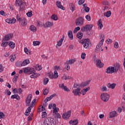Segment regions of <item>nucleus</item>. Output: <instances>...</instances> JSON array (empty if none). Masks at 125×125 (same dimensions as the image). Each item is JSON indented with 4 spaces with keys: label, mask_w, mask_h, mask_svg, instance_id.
Segmentation results:
<instances>
[{
    "label": "nucleus",
    "mask_w": 125,
    "mask_h": 125,
    "mask_svg": "<svg viewBox=\"0 0 125 125\" xmlns=\"http://www.w3.org/2000/svg\"><path fill=\"white\" fill-rule=\"evenodd\" d=\"M84 3V0H80L78 2L79 5H82L83 3Z\"/></svg>",
    "instance_id": "bf43d9fd"
},
{
    "label": "nucleus",
    "mask_w": 125,
    "mask_h": 125,
    "mask_svg": "<svg viewBox=\"0 0 125 125\" xmlns=\"http://www.w3.org/2000/svg\"><path fill=\"white\" fill-rule=\"evenodd\" d=\"M47 115V114H46V111H44L42 112V118H45V117H46Z\"/></svg>",
    "instance_id": "864d4df0"
},
{
    "label": "nucleus",
    "mask_w": 125,
    "mask_h": 125,
    "mask_svg": "<svg viewBox=\"0 0 125 125\" xmlns=\"http://www.w3.org/2000/svg\"><path fill=\"white\" fill-rule=\"evenodd\" d=\"M36 70H37L38 71H41V70H42V68H41V66H40V65H39V64H37L36 66Z\"/></svg>",
    "instance_id": "052dcab7"
},
{
    "label": "nucleus",
    "mask_w": 125,
    "mask_h": 125,
    "mask_svg": "<svg viewBox=\"0 0 125 125\" xmlns=\"http://www.w3.org/2000/svg\"><path fill=\"white\" fill-rule=\"evenodd\" d=\"M69 8L71 10L72 12H74V11L76 9V7L75 6V5L70 3L69 4Z\"/></svg>",
    "instance_id": "a878e982"
},
{
    "label": "nucleus",
    "mask_w": 125,
    "mask_h": 125,
    "mask_svg": "<svg viewBox=\"0 0 125 125\" xmlns=\"http://www.w3.org/2000/svg\"><path fill=\"white\" fill-rule=\"evenodd\" d=\"M72 113V111L69 110L67 111L66 113H63L62 115V118L63 120H68L69 117H71V114Z\"/></svg>",
    "instance_id": "6e6552de"
},
{
    "label": "nucleus",
    "mask_w": 125,
    "mask_h": 125,
    "mask_svg": "<svg viewBox=\"0 0 125 125\" xmlns=\"http://www.w3.org/2000/svg\"><path fill=\"white\" fill-rule=\"evenodd\" d=\"M49 81V79L47 78L44 79L43 82H44V84H47V83Z\"/></svg>",
    "instance_id": "de8ad7c7"
},
{
    "label": "nucleus",
    "mask_w": 125,
    "mask_h": 125,
    "mask_svg": "<svg viewBox=\"0 0 125 125\" xmlns=\"http://www.w3.org/2000/svg\"><path fill=\"white\" fill-rule=\"evenodd\" d=\"M89 39H83L81 41L82 44H83L84 48H89Z\"/></svg>",
    "instance_id": "39448f33"
},
{
    "label": "nucleus",
    "mask_w": 125,
    "mask_h": 125,
    "mask_svg": "<svg viewBox=\"0 0 125 125\" xmlns=\"http://www.w3.org/2000/svg\"><path fill=\"white\" fill-rule=\"evenodd\" d=\"M6 22L7 23H8L9 24H11V19H7L5 20Z\"/></svg>",
    "instance_id": "338daca9"
},
{
    "label": "nucleus",
    "mask_w": 125,
    "mask_h": 125,
    "mask_svg": "<svg viewBox=\"0 0 125 125\" xmlns=\"http://www.w3.org/2000/svg\"><path fill=\"white\" fill-rule=\"evenodd\" d=\"M101 98L104 102H107L109 100V98H110V95L106 93H104L101 94Z\"/></svg>",
    "instance_id": "20e7f679"
},
{
    "label": "nucleus",
    "mask_w": 125,
    "mask_h": 125,
    "mask_svg": "<svg viewBox=\"0 0 125 125\" xmlns=\"http://www.w3.org/2000/svg\"><path fill=\"white\" fill-rule=\"evenodd\" d=\"M47 93H48V89L46 88L44 90L43 94V95H47Z\"/></svg>",
    "instance_id": "603ef678"
},
{
    "label": "nucleus",
    "mask_w": 125,
    "mask_h": 125,
    "mask_svg": "<svg viewBox=\"0 0 125 125\" xmlns=\"http://www.w3.org/2000/svg\"><path fill=\"white\" fill-rule=\"evenodd\" d=\"M29 69V75H30V78L32 79H36V78H38L39 76H40V74L38 73H35V68H30Z\"/></svg>",
    "instance_id": "f257e3e1"
},
{
    "label": "nucleus",
    "mask_w": 125,
    "mask_h": 125,
    "mask_svg": "<svg viewBox=\"0 0 125 125\" xmlns=\"http://www.w3.org/2000/svg\"><path fill=\"white\" fill-rule=\"evenodd\" d=\"M116 83H113L112 84H111L110 83H108L107 84V87H108V88H112V89H114V88H115V87H116Z\"/></svg>",
    "instance_id": "4be33fe9"
},
{
    "label": "nucleus",
    "mask_w": 125,
    "mask_h": 125,
    "mask_svg": "<svg viewBox=\"0 0 125 125\" xmlns=\"http://www.w3.org/2000/svg\"><path fill=\"white\" fill-rule=\"evenodd\" d=\"M83 33L81 32L77 34V37L79 40L82 39V38H83V35H82Z\"/></svg>",
    "instance_id": "ea45409f"
},
{
    "label": "nucleus",
    "mask_w": 125,
    "mask_h": 125,
    "mask_svg": "<svg viewBox=\"0 0 125 125\" xmlns=\"http://www.w3.org/2000/svg\"><path fill=\"white\" fill-rule=\"evenodd\" d=\"M63 41H64V36L57 42V44L56 45L57 48L58 47V46H61V45H62Z\"/></svg>",
    "instance_id": "aec40b11"
},
{
    "label": "nucleus",
    "mask_w": 125,
    "mask_h": 125,
    "mask_svg": "<svg viewBox=\"0 0 125 125\" xmlns=\"http://www.w3.org/2000/svg\"><path fill=\"white\" fill-rule=\"evenodd\" d=\"M13 36V34H8L6 35L4 37V38L3 39V42H4V41L8 42V41H9V40H10L11 39V38H12Z\"/></svg>",
    "instance_id": "9d476101"
},
{
    "label": "nucleus",
    "mask_w": 125,
    "mask_h": 125,
    "mask_svg": "<svg viewBox=\"0 0 125 125\" xmlns=\"http://www.w3.org/2000/svg\"><path fill=\"white\" fill-rule=\"evenodd\" d=\"M17 80H18V76H15L13 79V83H16V82H17Z\"/></svg>",
    "instance_id": "5fc2aeb1"
},
{
    "label": "nucleus",
    "mask_w": 125,
    "mask_h": 125,
    "mask_svg": "<svg viewBox=\"0 0 125 125\" xmlns=\"http://www.w3.org/2000/svg\"><path fill=\"white\" fill-rule=\"evenodd\" d=\"M21 24L22 26H26L27 25V21H26V19H22L21 22Z\"/></svg>",
    "instance_id": "72a5a7b5"
},
{
    "label": "nucleus",
    "mask_w": 125,
    "mask_h": 125,
    "mask_svg": "<svg viewBox=\"0 0 125 125\" xmlns=\"http://www.w3.org/2000/svg\"><path fill=\"white\" fill-rule=\"evenodd\" d=\"M114 47H115V48H118V47H119V43H118V42H115L114 44Z\"/></svg>",
    "instance_id": "13d9d810"
},
{
    "label": "nucleus",
    "mask_w": 125,
    "mask_h": 125,
    "mask_svg": "<svg viewBox=\"0 0 125 125\" xmlns=\"http://www.w3.org/2000/svg\"><path fill=\"white\" fill-rule=\"evenodd\" d=\"M101 89L102 91H107V87L103 85Z\"/></svg>",
    "instance_id": "6e6d98bb"
},
{
    "label": "nucleus",
    "mask_w": 125,
    "mask_h": 125,
    "mask_svg": "<svg viewBox=\"0 0 125 125\" xmlns=\"http://www.w3.org/2000/svg\"><path fill=\"white\" fill-rule=\"evenodd\" d=\"M72 113V111L69 110L67 111L66 113H63L62 115V118L63 120H68L69 117H71V114Z\"/></svg>",
    "instance_id": "1a4fd4ad"
},
{
    "label": "nucleus",
    "mask_w": 125,
    "mask_h": 125,
    "mask_svg": "<svg viewBox=\"0 0 125 125\" xmlns=\"http://www.w3.org/2000/svg\"><path fill=\"white\" fill-rule=\"evenodd\" d=\"M9 45L11 49H13L15 47V43L13 42H10L9 43Z\"/></svg>",
    "instance_id": "473e14b6"
},
{
    "label": "nucleus",
    "mask_w": 125,
    "mask_h": 125,
    "mask_svg": "<svg viewBox=\"0 0 125 125\" xmlns=\"http://www.w3.org/2000/svg\"><path fill=\"white\" fill-rule=\"evenodd\" d=\"M54 116H55V118H57L58 119H60L61 118V116L58 112L55 113Z\"/></svg>",
    "instance_id": "a19ab883"
},
{
    "label": "nucleus",
    "mask_w": 125,
    "mask_h": 125,
    "mask_svg": "<svg viewBox=\"0 0 125 125\" xmlns=\"http://www.w3.org/2000/svg\"><path fill=\"white\" fill-rule=\"evenodd\" d=\"M56 5L58 8H60L62 10H65V8L64 6H63V5H61V2L60 1H57L56 2Z\"/></svg>",
    "instance_id": "dca6fc26"
},
{
    "label": "nucleus",
    "mask_w": 125,
    "mask_h": 125,
    "mask_svg": "<svg viewBox=\"0 0 125 125\" xmlns=\"http://www.w3.org/2000/svg\"><path fill=\"white\" fill-rule=\"evenodd\" d=\"M17 19L18 21H19L20 23H21V22H22V20H23V19H21L20 17L18 16V15L17 16Z\"/></svg>",
    "instance_id": "8fccbe9b"
},
{
    "label": "nucleus",
    "mask_w": 125,
    "mask_h": 125,
    "mask_svg": "<svg viewBox=\"0 0 125 125\" xmlns=\"http://www.w3.org/2000/svg\"><path fill=\"white\" fill-rule=\"evenodd\" d=\"M3 117H5L4 114H3V112H0V119H2Z\"/></svg>",
    "instance_id": "69168bd1"
},
{
    "label": "nucleus",
    "mask_w": 125,
    "mask_h": 125,
    "mask_svg": "<svg viewBox=\"0 0 125 125\" xmlns=\"http://www.w3.org/2000/svg\"><path fill=\"white\" fill-rule=\"evenodd\" d=\"M85 18L88 21H90L91 20V18H90V16L89 15H87L85 16Z\"/></svg>",
    "instance_id": "680f3d73"
},
{
    "label": "nucleus",
    "mask_w": 125,
    "mask_h": 125,
    "mask_svg": "<svg viewBox=\"0 0 125 125\" xmlns=\"http://www.w3.org/2000/svg\"><path fill=\"white\" fill-rule=\"evenodd\" d=\"M51 18L53 19V20H55V21L58 20V16H57V15H53L51 17Z\"/></svg>",
    "instance_id": "e433bc0d"
},
{
    "label": "nucleus",
    "mask_w": 125,
    "mask_h": 125,
    "mask_svg": "<svg viewBox=\"0 0 125 125\" xmlns=\"http://www.w3.org/2000/svg\"><path fill=\"white\" fill-rule=\"evenodd\" d=\"M25 4H26V3L23 2L22 4H21L20 6V11H23L25 8Z\"/></svg>",
    "instance_id": "bb28decb"
},
{
    "label": "nucleus",
    "mask_w": 125,
    "mask_h": 125,
    "mask_svg": "<svg viewBox=\"0 0 125 125\" xmlns=\"http://www.w3.org/2000/svg\"><path fill=\"white\" fill-rule=\"evenodd\" d=\"M16 59V55H12L10 56V60L11 61H14Z\"/></svg>",
    "instance_id": "79ce46f5"
},
{
    "label": "nucleus",
    "mask_w": 125,
    "mask_h": 125,
    "mask_svg": "<svg viewBox=\"0 0 125 125\" xmlns=\"http://www.w3.org/2000/svg\"><path fill=\"white\" fill-rule=\"evenodd\" d=\"M50 100H51L50 98L49 97H48L46 98L45 100H44V102L47 103L48 102V101H50Z\"/></svg>",
    "instance_id": "0e129e2a"
},
{
    "label": "nucleus",
    "mask_w": 125,
    "mask_h": 125,
    "mask_svg": "<svg viewBox=\"0 0 125 125\" xmlns=\"http://www.w3.org/2000/svg\"><path fill=\"white\" fill-rule=\"evenodd\" d=\"M98 24L99 30H101V29H102V27H103V24H102V22H101V19L98 21Z\"/></svg>",
    "instance_id": "c756f323"
},
{
    "label": "nucleus",
    "mask_w": 125,
    "mask_h": 125,
    "mask_svg": "<svg viewBox=\"0 0 125 125\" xmlns=\"http://www.w3.org/2000/svg\"><path fill=\"white\" fill-rule=\"evenodd\" d=\"M41 42L40 41H34L33 42V45L34 46H37V45H40Z\"/></svg>",
    "instance_id": "4c0bfd02"
},
{
    "label": "nucleus",
    "mask_w": 125,
    "mask_h": 125,
    "mask_svg": "<svg viewBox=\"0 0 125 125\" xmlns=\"http://www.w3.org/2000/svg\"><path fill=\"white\" fill-rule=\"evenodd\" d=\"M37 26L38 27H43V25H42V22H39L37 23Z\"/></svg>",
    "instance_id": "e2e57ef3"
},
{
    "label": "nucleus",
    "mask_w": 125,
    "mask_h": 125,
    "mask_svg": "<svg viewBox=\"0 0 125 125\" xmlns=\"http://www.w3.org/2000/svg\"><path fill=\"white\" fill-rule=\"evenodd\" d=\"M23 73H24V74H28L30 75L29 69H28V68H25L23 70Z\"/></svg>",
    "instance_id": "58836bf2"
},
{
    "label": "nucleus",
    "mask_w": 125,
    "mask_h": 125,
    "mask_svg": "<svg viewBox=\"0 0 125 125\" xmlns=\"http://www.w3.org/2000/svg\"><path fill=\"white\" fill-rule=\"evenodd\" d=\"M29 29L30 31H32V32H36L37 31V28L35 27L34 25H32L30 26Z\"/></svg>",
    "instance_id": "c85d7f7f"
},
{
    "label": "nucleus",
    "mask_w": 125,
    "mask_h": 125,
    "mask_svg": "<svg viewBox=\"0 0 125 125\" xmlns=\"http://www.w3.org/2000/svg\"><path fill=\"white\" fill-rule=\"evenodd\" d=\"M103 42H104V39H102L101 40V41L96 46V50H95V52H96V51H100V50H101V49H102Z\"/></svg>",
    "instance_id": "0eeeda50"
},
{
    "label": "nucleus",
    "mask_w": 125,
    "mask_h": 125,
    "mask_svg": "<svg viewBox=\"0 0 125 125\" xmlns=\"http://www.w3.org/2000/svg\"><path fill=\"white\" fill-rule=\"evenodd\" d=\"M26 15H27V16H28V17H32V16L33 15V14L32 13V11L27 13Z\"/></svg>",
    "instance_id": "09e8293b"
},
{
    "label": "nucleus",
    "mask_w": 125,
    "mask_h": 125,
    "mask_svg": "<svg viewBox=\"0 0 125 125\" xmlns=\"http://www.w3.org/2000/svg\"><path fill=\"white\" fill-rule=\"evenodd\" d=\"M111 11H108L107 12L104 13V16L105 17H110V16H111Z\"/></svg>",
    "instance_id": "7c9ffc66"
},
{
    "label": "nucleus",
    "mask_w": 125,
    "mask_h": 125,
    "mask_svg": "<svg viewBox=\"0 0 125 125\" xmlns=\"http://www.w3.org/2000/svg\"><path fill=\"white\" fill-rule=\"evenodd\" d=\"M43 125H56L53 122V119L48 118L43 121Z\"/></svg>",
    "instance_id": "f03ea898"
},
{
    "label": "nucleus",
    "mask_w": 125,
    "mask_h": 125,
    "mask_svg": "<svg viewBox=\"0 0 125 125\" xmlns=\"http://www.w3.org/2000/svg\"><path fill=\"white\" fill-rule=\"evenodd\" d=\"M96 62H97L96 65H97V67H98V68H102V67H103L104 64L101 62V60L99 59H97L96 60Z\"/></svg>",
    "instance_id": "2eb2a0df"
},
{
    "label": "nucleus",
    "mask_w": 125,
    "mask_h": 125,
    "mask_svg": "<svg viewBox=\"0 0 125 125\" xmlns=\"http://www.w3.org/2000/svg\"><path fill=\"white\" fill-rule=\"evenodd\" d=\"M11 98L12 99H17V100H20V96L18 94H14L11 96Z\"/></svg>",
    "instance_id": "b1692460"
},
{
    "label": "nucleus",
    "mask_w": 125,
    "mask_h": 125,
    "mask_svg": "<svg viewBox=\"0 0 125 125\" xmlns=\"http://www.w3.org/2000/svg\"><path fill=\"white\" fill-rule=\"evenodd\" d=\"M82 87V86L81 85V84H80L78 83H75L74 85V88H77V87Z\"/></svg>",
    "instance_id": "49530a36"
},
{
    "label": "nucleus",
    "mask_w": 125,
    "mask_h": 125,
    "mask_svg": "<svg viewBox=\"0 0 125 125\" xmlns=\"http://www.w3.org/2000/svg\"><path fill=\"white\" fill-rule=\"evenodd\" d=\"M80 91H81V88H77L76 89L73 90V93H74L75 96H77V95H79V96H80L82 93L80 92Z\"/></svg>",
    "instance_id": "9b49d317"
},
{
    "label": "nucleus",
    "mask_w": 125,
    "mask_h": 125,
    "mask_svg": "<svg viewBox=\"0 0 125 125\" xmlns=\"http://www.w3.org/2000/svg\"><path fill=\"white\" fill-rule=\"evenodd\" d=\"M83 21L84 20L83 17L77 18L75 21L76 26H83Z\"/></svg>",
    "instance_id": "423d86ee"
},
{
    "label": "nucleus",
    "mask_w": 125,
    "mask_h": 125,
    "mask_svg": "<svg viewBox=\"0 0 125 125\" xmlns=\"http://www.w3.org/2000/svg\"><path fill=\"white\" fill-rule=\"evenodd\" d=\"M67 34L70 40L74 39V36H73V32H72V30L68 31Z\"/></svg>",
    "instance_id": "5701e85b"
},
{
    "label": "nucleus",
    "mask_w": 125,
    "mask_h": 125,
    "mask_svg": "<svg viewBox=\"0 0 125 125\" xmlns=\"http://www.w3.org/2000/svg\"><path fill=\"white\" fill-rule=\"evenodd\" d=\"M118 116V113L115 111H112L109 113V118L111 119L112 118H115V117H117Z\"/></svg>",
    "instance_id": "a211bd4d"
},
{
    "label": "nucleus",
    "mask_w": 125,
    "mask_h": 125,
    "mask_svg": "<svg viewBox=\"0 0 125 125\" xmlns=\"http://www.w3.org/2000/svg\"><path fill=\"white\" fill-rule=\"evenodd\" d=\"M112 68L114 70V73H117L118 71H119V69H120V64L119 63L115 64L113 66H112Z\"/></svg>",
    "instance_id": "4468645a"
},
{
    "label": "nucleus",
    "mask_w": 125,
    "mask_h": 125,
    "mask_svg": "<svg viewBox=\"0 0 125 125\" xmlns=\"http://www.w3.org/2000/svg\"><path fill=\"white\" fill-rule=\"evenodd\" d=\"M78 123H79V121H78V119L76 120H73V121L71 120L69 121L70 125H78Z\"/></svg>",
    "instance_id": "cd10ccee"
},
{
    "label": "nucleus",
    "mask_w": 125,
    "mask_h": 125,
    "mask_svg": "<svg viewBox=\"0 0 125 125\" xmlns=\"http://www.w3.org/2000/svg\"><path fill=\"white\" fill-rule=\"evenodd\" d=\"M74 62H76L75 59L69 60V61H66V62H65V64L68 65H72V64H74Z\"/></svg>",
    "instance_id": "6ab92c4d"
},
{
    "label": "nucleus",
    "mask_w": 125,
    "mask_h": 125,
    "mask_svg": "<svg viewBox=\"0 0 125 125\" xmlns=\"http://www.w3.org/2000/svg\"><path fill=\"white\" fill-rule=\"evenodd\" d=\"M85 53H82L81 54V58L82 59H85Z\"/></svg>",
    "instance_id": "4d7b16f0"
},
{
    "label": "nucleus",
    "mask_w": 125,
    "mask_h": 125,
    "mask_svg": "<svg viewBox=\"0 0 125 125\" xmlns=\"http://www.w3.org/2000/svg\"><path fill=\"white\" fill-rule=\"evenodd\" d=\"M31 100H32V95H29L27 97L26 99V105L30 106V103H31Z\"/></svg>",
    "instance_id": "f8f14e48"
},
{
    "label": "nucleus",
    "mask_w": 125,
    "mask_h": 125,
    "mask_svg": "<svg viewBox=\"0 0 125 125\" xmlns=\"http://www.w3.org/2000/svg\"><path fill=\"white\" fill-rule=\"evenodd\" d=\"M16 3L18 4V6H20L23 3V2H22V0H17L16 1Z\"/></svg>",
    "instance_id": "c9c22d12"
},
{
    "label": "nucleus",
    "mask_w": 125,
    "mask_h": 125,
    "mask_svg": "<svg viewBox=\"0 0 125 125\" xmlns=\"http://www.w3.org/2000/svg\"><path fill=\"white\" fill-rule=\"evenodd\" d=\"M47 24V27H52L53 26V22L48 21V22H46Z\"/></svg>",
    "instance_id": "c03bdc74"
},
{
    "label": "nucleus",
    "mask_w": 125,
    "mask_h": 125,
    "mask_svg": "<svg viewBox=\"0 0 125 125\" xmlns=\"http://www.w3.org/2000/svg\"><path fill=\"white\" fill-rule=\"evenodd\" d=\"M58 72H57V71L55 70L54 72V79H57V78H58Z\"/></svg>",
    "instance_id": "a18cd8bd"
},
{
    "label": "nucleus",
    "mask_w": 125,
    "mask_h": 125,
    "mask_svg": "<svg viewBox=\"0 0 125 125\" xmlns=\"http://www.w3.org/2000/svg\"><path fill=\"white\" fill-rule=\"evenodd\" d=\"M90 83V81H88L85 82H83L81 84V87H84V86H87Z\"/></svg>",
    "instance_id": "412c9836"
},
{
    "label": "nucleus",
    "mask_w": 125,
    "mask_h": 125,
    "mask_svg": "<svg viewBox=\"0 0 125 125\" xmlns=\"http://www.w3.org/2000/svg\"><path fill=\"white\" fill-rule=\"evenodd\" d=\"M59 87L63 89L64 91H70V89L67 87V86L64 85V83L59 85Z\"/></svg>",
    "instance_id": "f3484780"
},
{
    "label": "nucleus",
    "mask_w": 125,
    "mask_h": 125,
    "mask_svg": "<svg viewBox=\"0 0 125 125\" xmlns=\"http://www.w3.org/2000/svg\"><path fill=\"white\" fill-rule=\"evenodd\" d=\"M1 45L3 46V47H5V46H7V45H9L8 42H7V41L4 42L3 40H2V43H1Z\"/></svg>",
    "instance_id": "2f4dec72"
},
{
    "label": "nucleus",
    "mask_w": 125,
    "mask_h": 125,
    "mask_svg": "<svg viewBox=\"0 0 125 125\" xmlns=\"http://www.w3.org/2000/svg\"><path fill=\"white\" fill-rule=\"evenodd\" d=\"M93 27V24H87L84 26H83L81 28V31L83 32H87V31H90V30L92 29Z\"/></svg>",
    "instance_id": "7ed1b4c3"
},
{
    "label": "nucleus",
    "mask_w": 125,
    "mask_h": 125,
    "mask_svg": "<svg viewBox=\"0 0 125 125\" xmlns=\"http://www.w3.org/2000/svg\"><path fill=\"white\" fill-rule=\"evenodd\" d=\"M30 61L28 59H26L24 60L22 63H21V66H26V65H28V64H29Z\"/></svg>",
    "instance_id": "393cba45"
},
{
    "label": "nucleus",
    "mask_w": 125,
    "mask_h": 125,
    "mask_svg": "<svg viewBox=\"0 0 125 125\" xmlns=\"http://www.w3.org/2000/svg\"><path fill=\"white\" fill-rule=\"evenodd\" d=\"M36 101H37V99H34V100L32 101L31 104L30 105V107H31V108H33V107H34V103H35Z\"/></svg>",
    "instance_id": "3c124183"
},
{
    "label": "nucleus",
    "mask_w": 125,
    "mask_h": 125,
    "mask_svg": "<svg viewBox=\"0 0 125 125\" xmlns=\"http://www.w3.org/2000/svg\"><path fill=\"white\" fill-rule=\"evenodd\" d=\"M105 73H107V74H113V73H114V68L112 66L107 67L106 70L105 71Z\"/></svg>",
    "instance_id": "ddd939ff"
},
{
    "label": "nucleus",
    "mask_w": 125,
    "mask_h": 125,
    "mask_svg": "<svg viewBox=\"0 0 125 125\" xmlns=\"http://www.w3.org/2000/svg\"><path fill=\"white\" fill-rule=\"evenodd\" d=\"M24 52L28 55H31V51L28 50V48L26 47L24 48Z\"/></svg>",
    "instance_id": "f704fd0d"
},
{
    "label": "nucleus",
    "mask_w": 125,
    "mask_h": 125,
    "mask_svg": "<svg viewBox=\"0 0 125 125\" xmlns=\"http://www.w3.org/2000/svg\"><path fill=\"white\" fill-rule=\"evenodd\" d=\"M109 2L107 1H103V4H104V5H109Z\"/></svg>",
    "instance_id": "774afa93"
},
{
    "label": "nucleus",
    "mask_w": 125,
    "mask_h": 125,
    "mask_svg": "<svg viewBox=\"0 0 125 125\" xmlns=\"http://www.w3.org/2000/svg\"><path fill=\"white\" fill-rule=\"evenodd\" d=\"M80 30H81V28L80 27V26H78L77 27H76L74 31H73V33L75 34V33H78V31H80Z\"/></svg>",
    "instance_id": "37998d69"
}]
</instances>
